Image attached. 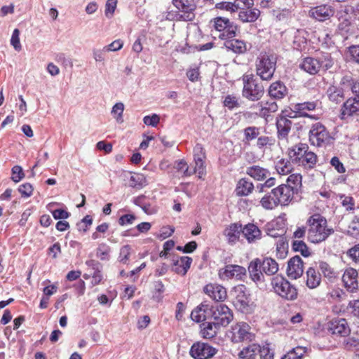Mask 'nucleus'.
<instances>
[{"label":"nucleus","instance_id":"obj_1","mask_svg":"<svg viewBox=\"0 0 359 359\" xmlns=\"http://www.w3.org/2000/svg\"><path fill=\"white\" fill-rule=\"evenodd\" d=\"M307 238L313 243L325 241L334 233V229L327 226L326 219L320 214L311 215L307 220Z\"/></svg>","mask_w":359,"mask_h":359},{"label":"nucleus","instance_id":"obj_2","mask_svg":"<svg viewBox=\"0 0 359 359\" xmlns=\"http://www.w3.org/2000/svg\"><path fill=\"white\" fill-rule=\"evenodd\" d=\"M289 156L293 162L304 168H312L317 162V156L309 151L306 144L299 143L293 146L289 150Z\"/></svg>","mask_w":359,"mask_h":359},{"label":"nucleus","instance_id":"obj_3","mask_svg":"<svg viewBox=\"0 0 359 359\" xmlns=\"http://www.w3.org/2000/svg\"><path fill=\"white\" fill-rule=\"evenodd\" d=\"M277 57L271 53L262 52L256 60L257 74L264 81L271 80L274 74Z\"/></svg>","mask_w":359,"mask_h":359},{"label":"nucleus","instance_id":"obj_4","mask_svg":"<svg viewBox=\"0 0 359 359\" xmlns=\"http://www.w3.org/2000/svg\"><path fill=\"white\" fill-rule=\"evenodd\" d=\"M333 65V60L330 54H324L319 58L308 57L304 58L299 67L311 75L316 74L320 69L327 70Z\"/></svg>","mask_w":359,"mask_h":359},{"label":"nucleus","instance_id":"obj_5","mask_svg":"<svg viewBox=\"0 0 359 359\" xmlns=\"http://www.w3.org/2000/svg\"><path fill=\"white\" fill-rule=\"evenodd\" d=\"M243 96L250 101H257L264 93V86L259 83L252 74H245L242 76Z\"/></svg>","mask_w":359,"mask_h":359},{"label":"nucleus","instance_id":"obj_6","mask_svg":"<svg viewBox=\"0 0 359 359\" xmlns=\"http://www.w3.org/2000/svg\"><path fill=\"white\" fill-rule=\"evenodd\" d=\"M273 291L287 300H294L297 297V290L285 278L276 276L271 279Z\"/></svg>","mask_w":359,"mask_h":359},{"label":"nucleus","instance_id":"obj_7","mask_svg":"<svg viewBox=\"0 0 359 359\" xmlns=\"http://www.w3.org/2000/svg\"><path fill=\"white\" fill-rule=\"evenodd\" d=\"M309 135V142L313 146H325L329 144L332 140V137L325 126L320 122L311 126Z\"/></svg>","mask_w":359,"mask_h":359},{"label":"nucleus","instance_id":"obj_8","mask_svg":"<svg viewBox=\"0 0 359 359\" xmlns=\"http://www.w3.org/2000/svg\"><path fill=\"white\" fill-rule=\"evenodd\" d=\"M250 330L251 327L248 323H237L231 327L229 337L233 343L252 341L254 339V334Z\"/></svg>","mask_w":359,"mask_h":359},{"label":"nucleus","instance_id":"obj_9","mask_svg":"<svg viewBox=\"0 0 359 359\" xmlns=\"http://www.w3.org/2000/svg\"><path fill=\"white\" fill-rule=\"evenodd\" d=\"M214 27L217 31L222 32L219 37L222 39L234 38L238 31L237 25L226 18H215Z\"/></svg>","mask_w":359,"mask_h":359},{"label":"nucleus","instance_id":"obj_10","mask_svg":"<svg viewBox=\"0 0 359 359\" xmlns=\"http://www.w3.org/2000/svg\"><path fill=\"white\" fill-rule=\"evenodd\" d=\"M233 292L235 297L234 304L243 313L250 312L251 311V299L246 287L244 285H238L234 287Z\"/></svg>","mask_w":359,"mask_h":359},{"label":"nucleus","instance_id":"obj_11","mask_svg":"<svg viewBox=\"0 0 359 359\" xmlns=\"http://www.w3.org/2000/svg\"><path fill=\"white\" fill-rule=\"evenodd\" d=\"M218 276L222 280H242L246 276V269L242 266L229 264L219 270Z\"/></svg>","mask_w":359,"mask_h":359},{"label":"nucleus","instance_id":"obj_12","mask_svg":"<svg viewBox=\"0 0 359 359\" xmlns=\"http://www.w3.org/2000/svg\"><path fill=\"white\" fill-rule=\"evenodd\" d=\"M212 316L218 325L226 327L233 320L231 310L225 304H219L211 309Z\"/></svg>","mask_w":359,"mask_h":359},{"label":"nucleus","instance_id":"obj_13","mask_svg":"<svg viewBox=\"0 0 359 359\" xmlns=\"http://www.w3.org/2000/svg\"><path fill=\"white\" fill-rule=\"evenodd\" d=\"M217 349L210 344L203 342L194 343L189 353L194 359H208L217 353Z\"/></svg>","mask_w":359,"mask_h":359},{"label":"nucleus","instance_id":"obj_14","mask_svg":"<svg viewBox=\"0 0 359 359\" xmlns=\"http://www.w3.org/2000/svg\"><path fill=\"white\" fill-rule=\"evenodd\" d=\"M173 5L182 13L180 18L184 21L194 19L196 6L191 0H172Z\"/></svg>","mask_w":359,"mask_h":359},{"label":"nucleus","instance_id":"obj_15","mask_svg":"<svg viewBox=\"0 0 359 359\" xmlns=\"http://www.w3.org/2000/svg\"><path fill=\"white\" fill-rule=\"evenodd\" d=\"M272 194L275 195L280 205H287L292 200L294 192L290 186L281 184L273 189Z\"/></svg>","mask_w":359,"mask_h":359},{"label":"nucleus","instance_id":"obj_16","mask_svg":"<svg viewBox=\"0 0 359 359\" xmlns=\"http://www.w3.org/2000/svg\"><path fill=\"white\" fill-rule=\"evenodd\" d=\"M329 331L334 335L347 337L351 333V328L345 318H335L330 321Z\"/></svg>","mask_w":359,"mask_h":359},{"label":"nucleus","instance_id":"obj_17","mask_svg":"<svg viewBox=\"0 0 359 359\" xmlns=\"http://www.w3.org/2000/svg\"><path fill=\"white\" fill-rule=\"evenodd\" d=\"M309 16L318 21H325L334 14V8L327 4H323L312 8L309 12Z\"/></svg>","mask_w":359,"mask_h":359},{"label":"nucleus","instance_id":"obj_18","mask_svg":"<svg viewBox=\"0 0 359 359\" xmlns=\"http://www.w3.org/2000/svg\"><path fill=\"white\" fill-rule=\"evenodd\" d=\"M203 292L217 302H223L227 297L226 288L219 284L209 283L204 287Z\"/></svg>","mask_w":359,"mask_h":359},{"label":"nucleus","instance_id":"obj_19","mask_svg":"<svg viewBox=\"0 0 359 359\" xmlns=\"http://www.w3.org/2000/svg\"><path fill=\"white\" fill-rule=\"evenodd\" d=\"M304 272V263L299 256L292 257L287 263V274L292 279H297Z\"/></svg>","mask_w":359,"mask_h":359},{"label":"nucleus","instance_id":"obj_20","mask_svg":"<svg viewBox=\"0 0 359 359\" xmlns=\"http://www.w3.org/2000/svg\"><path fill=\"white\" fill-rule=\"evenodd\" d=\"M358 271L353 268H348L342 276V281L346 290L351 292H355L358 288Z\"/></svg>","mask_w":359,"mask_h":359},{"label":"nucleus","instance_id":"obj_21","mask_svg":"<svg viewBox=\"0 0 359 359\" xmlns=\"http://www.w3.org/2000/svg\"><path fill=\"white\" fill-rule=\"evenodd\" d=\"M194 163L195 166L191 169L194 173L198 174L199 178H202L205 174V165H204L205 154L203 147L200 144H197L194 148Z\"/></svg>","mask_w":359,"mask_h":359},{"label":"nucleus","instance_id":"obj_22","mask_svg":"<svg viewBox=\"0 0 359 359\" xmlns=\"http://www.w3.org/2000/svg\"><path fill=\"white\" fill-rule=\"evenodd\" d=\"M248 272L250 278L255 283H257L264 281V276L262 270L261 259L256 258L250 262Z\"/></svg>","mask_w":359,"mask_h":359},{"label":"nucleus","instance_id":"obj_23","mask_svg":"<svg viewBox=\"0 0 359 359\" xmlns=\"http://www.w3.org/2000/svg\"><path fill=\"white\" fill-rule=\"evenodd\" d=\"M172 271L181 276H184L189 269L192 263V259L187 256L173 259Z\"/></svg>","mask_w":359,"mask_h":359},{"label":"nucleus","instance_id":"obj_24","mask_svg":"<svg viewBox=\"0 0 359 359\" xmlns=\"http://www.w3.org/2000/svg\"><path fill=\"white\" fill-rule=\"evenodd\" d=\"M318 101L305 102L297 103L293 106L294 110L302 114V116L311 118L314 120L320 118L318 115H310L304 111H314L318 105Z\"/></svg>","mask_w":359,"mask_h":359},{"label":"nucleus","instance_id":"obj_25","mask_svg":"<svg viewBox=\"0 0 359 359\" xmlns=\"http://www.w3.org/2000/svg\"><path fill=\"white\" fill-rule=\"evenodd\" d=\"M224 43L228 50H231L236 54H243L248 50V46L244 41L231 39H224Z\"/></svg>","mask_w":359,"mask_h":359},{"label":"nucleus","instance_id":"obj_26","mask_svg":"<svg viewBox=\"0 0 359 359\" xmlns=\"http://www.w3.org/2000/svg\"><path fill=\"white\" fill-rule=\"evenodd\" d=\"M321 274L313 267H309L306 272V285L309 289H316L321 283Z\"/></svg>","mask_w":359,"mask_h":359},{"label":"nucleus","instance_id":"obj_27","mask_svg":"<svg viewBox=\"0 0 359 359\" xmlns=\"http://www.w3.org/2000/svg\"><path fill=\"white\" fill-rule=\"evenodd\" d=\"M246 174L257 181H262L270 176L268 169L257 165H254L246 168Z\"/></svg>","mask_w":359,"mask_h":359},{"label":"nucleus","instance_id":"obj_28","mask_svg":"<svg viewBox=\"0 0 359 359\" xmlns=\"http://www.w3.org/2000/svg\"><path fill=\"white\" fill-rule=\"evenodd\" d=\"M241 232L249 243H252L261 238L262 233L260 229L254 224H248L243 229Z\"/></svg>","mask_w":359,"mask_h":359},{"label":"nucleus","instance_id":"obj_29","mask_svg":"<svg viewBox=\"0 0 359 359\" xmlns=\"http://www.w3.org/2000/svg\"><path fill=\"white\" fill-rule=\"evenodd\" d=\"M260 346L252 344L243 348L238 353V359H260Z\"/></svg>","mask_w":359,"mask_h":359},{"label":"nucleus","instance_id":"obj_30","mask_svg":"<svg viewBox=\"0 0 359 359\" xmlns=\"http://www.w3.org/2000/svg\"><path fill=\"white\" fill-rule=\"evenodd\" d=\"M212 308L205 302L201 303L191 313V318L196 322H202L207 318V313L210 311H211Z\"/></svg>","mask_w":359,"mask_h":359},{"label":"nucleus","instance_id":"obj_31","mask_svg":"<svg viewBox=\"0 0 359 359\" xmlns=\"http://www.w3.org/2000/svg\"><path fill=\"white\" fill-rule=\"evenodd\" d=\"M241 232V225L238 224H231L224 231V235L226 238L229 243H235L239 238Z\"/></svg>","mask_w":359,"mask_h":359},{"label":"nucleus","instance_id":"obj_32","mask_svg":"<svg viewBox=\"0 0 359 359\" xmlns=\"http://www.w3.org/2000/svg\"><path fill=\"white\" fill-rule=\"evenodd\" d=\"M287 93V90L285 86L279 82H275L271 84L269 89V95L275 99H282Z\"/></svg>","mask_w":359,"mask_h":359},{"label":"nucleus","instance_id":"obj_33","mask_svg":"<svg viewBox=\"0 0 359 359\" xmlns=\"http://www.w3.org/2000/svg\"><path fill=\"white\" fill-rule=\"evenodd\" d=\"M292 126V121L284 116H280L276 121V127L279 137L287 136Z\"/></svg>","mask_w":359,"mask_h":359},{"label":"nucleus","instance_id":"obj_34","mask_svg":"<svg viewBox=\"0 0 359 359\" xmlns=\"http://www.w3.org/2000/svg\"><path fill=\"white\" fill-rule=\"evenodd\" d=\"M262 270L268 276H272L278 271V264L275 259L266 257L261 259Z\"/></svg>","mask_w":359,"mask_h":359},{"label":"nucleus","instance_id":"obj_35","mask_svg":"<svg viewBox=\"0 0 359 359\" xmlns=\"http://www.w3.org/2000/svg\"><path fill=\"white\" fill-rule=\"evenodd\" d=\"M254 189V184L252 182L245 178L241 179L236 189V194L238 196H248L252 192Z\"/></svg>","mask_w":359,"mask_h":359},{"label":"nucleus","instance_id":"obj_36","mask_svg":"<svg viewBox=\"0 0 359 359\" xmlns=\"http://www.w3.org/2000/svg\"><path fill=\"white\" fill-rule=\"evenodd\" d=\"M358 111H359V97L350 98L344 102L342 108L344 116H351Z\"/></svg>","mask_w":359,"mask_h":359},{"label":"nucleus","instance_id":"obj_37","mask_svg":"<svg viewBox=\"0 0 359 359\" xmlns=\"http://www.w3.org/2000/svg\"><path fill=\"white\" fill-rule=\"evenodd\" d=\"M339 25L338 27L340 30L348 32L351 25V17L346 9L339 11L337 14Z\"/></svg>","mask_w":359,"mask_h":359},{"label":"nucleus","instance_id":"obj_38","mask_svg":"<svg viewBox=\"0 0 359 359\" xmlns=\"http://www.w3.org/2000/svg\"><path fill=\"white\" fill-rule=\"evenodd\" d=\"M259 107L258 114L262 117H266L271 113L276 112L278 109V104L276 102H261L257 105Z\"/></svg>","mask_w":359,"mask_h":359},{"label":"nucleus","instance_id":"obj_39","mask_svg":"<svg viewBox=\"0 0 359 359\" xmlns=\"http://www.w3.org/2000/svg\"><path fill=\"white\" fill-rule=\"evenodd\" d=\"M327 95L330 101L339 103L344 98V90L341 86H330L327 90Z\"/></svg>","mask_w":359,"mask_h":359},{"label":"nucleus","instance_id":"obj_40","mask_svg":"<svg viewBox=\"0 0 359 359\" xmlns=\"http://www.w3.org/2000/svg\"><path fill=\"white\" fill-rule=\"evenodd\" d=\"M259 203L262 207L267 210H273L279 205L275 195L272 194V190L265 194L261 198Z\"/></svg>","mask_w":359,"mask_h":359},{"label":"nucleus","instance_id":"obj_41","mask_svg":"<svg viewBox=\"0 0 359 359\" xmlns=\"http://www.w3.org/2000/svg\"><path fill=\"white\" fill-rule=\"evenodd\" d=\"M259 15L260 11L256 8L242 10L238 13V18L243 22H253L257 20Z\"/></svg>","mask_w":359,"mask_h":359},{"label":"nucleus","instance_id":"obj_42","mask_svg":"<svg viewBox=\"0 0 359 359\" xmlns=\"http://www.w3.org/2000/svg\"><path fill=\"white\" fill-rule=\"evenodd\" d=\"M217 324L215 323H205L201 325V334L205 339L213 338L217 332Z\"/></svg>","mask_w":359,"mask_h":359},{"label":"nucleus","instance_id":"obj_43","mask_svg":"<svg viewBox=\"0 0 359 359\" xmlns=\"http://www.w3.org/2000/svg\"><path fill=\"white\" fill-rule=\"evenodd\" d=\"M279 222L278 219L273 220L266 225V231L268 236L272 238H278L284 234V229L278 227Z\"/></svg>","mask_w":359,"mask_h":359},{"label":"nucleus","instance_id":"obj_44","mask_svg":"<svg viewBox=\"0 0 359 359\" xmlns=\"http://www.w3.org/2000/svg\"><path fill=\"white\" fill-rule=\"evenodd\" d=\"M306 32L304 29H297L294 34V48L300 50L306 43V38L305 36Z\"/></svg>","mask_w":359,"mask_h":359},{"label":"nucleus","instance_id":"obj_45","mask_svg":"<svg viewBox=\"0 0 359 359\" xmlns=\"http://www.w3.org/2000/svg\"><path fill=\"white\" fill-rule=\"evenodd\" d=\"M147 184L146 177L143 174L134 173L130 176V186L133 188L141 189L146 186Z\"/></svg>","mask_w":359,"mask_h":359},{"label":"nucleus","instance_id":"obj_46","mask_svg":"<svg viewBox=\"0 0 359 359\" xmlns=\"http://www.w3.org/2000/svg\"><path fill=\"white\" fill-rule=\"evenodd\" d=\"M111 248L106 243L99 244L96 249V256L102 261H108L110 258Z\"/></svg>","mask_w":359,"mask_h":359},{"label":"nucleus","instance_id":"obj_47","mask_svg":"<svg viewBox=\"0 0 359 359\" xmlns=\"http://www.w3.org/2000/svg\"><path fill=\"white\" fill-rule=\"evenodd\" d=\"M173 168L182 176L187 177L193 175L194 171L189 168L187 162L183 159L176 161L174 163Z\"/></svg>","mask_w":359,"mask_h":359},{"label":"nucleus","instance_id":"obj_48","mask_svg":"<svg viewBox=\"0 0 359 359\" xmlns=\"http://www.w3.org/2000/svg\"><path fill=\"white\" fill-rule=\"evenodd\" d=\"M318 268L325 278L332 279L337 277V273L334 269L326 262L320 261L318 262Z\"/></svg>","mask_w":359,"mask_h":359},{"label":"nucleus","instance_id":"obj_49","mask_svg":"<svg viewBox=\"0 0 359 359\" xmlns=\"http://www.w3.org/2000/svg\"><path fill=\"white\" fill-rule=\"evenodd\" d=\"M124 111V104L122 102L116 103L112 109L111 114L113 117L116 119V122L121 123L123 122V114Z\"/></svg>","mask_w":359,"mask_h":359},{"label":"nucleus","instance_id":"obj_50","mask_svg":"<svg viewBox=\"0 0 359 359\" xmlns=\"http://www.w3.org/2000/svg\"><path fill=\"white\" fill-rule=\"evenodd\" d=\"M302 185V175L300 174H292L287 179V184L297 191L298 188Z\"/></svg>","mask_w":359,"mask_h":359},{"label":"nucleus","instance_id":"obj_51","mask_svg":"<svg viewBox=\"0 0 359 359\" xmlns=\"http://www.w3.org/2000/svg\"><path fill=\"white\" fill-rule=\"evenodd\" d=\"M292 248L295 252H299L305 257H307L311 255L309 248L302 241H293Z\"/></svg>","mask_w":359,"mask_h":359},{"label":"nucleus","instance_id":"obj_52","mask_svg":"<svg viewBox=\"0 0 359 359\" xmlns=\"http://www.w3.org/2000/svg\"><path fill=\"white\" fill-rule=\"evenodd\" d=\"M276 168L279 174L284 175L290 172L292 165L290 161L281 159L277 162Z\"/></svg>","mask_w":359,"mask_h":359},{"label":"nucleus","instance_id":"obj_53","mask_svg":"<svg viewBox=\"0 0 359 359\" xmlns=\"http://www.w3.org/2000/svg\"><path fill=\"white\" fill-rule=\"evenodd\" d=\"M216 8L220 10L226 11L230 13H234L238 11L239 9V5L236 3V1L234 2H220L216 4Z\"/></svg>","mask_w":359,"mask_h":359},{"label":"nucleus","instance_id":"obj_54","mask_svg":"<svg viewBox=\"0 0 359 359\" xmlns=\"http://www.w3.org/2000/svg\"><path fill=\"white\" fill-rule=\"evenodd\" d=\"M304 353L302 347H297L285 354L281 359H302Z\"/></svg>","mask_w":359,"mask_h":359},{"label":"nucleus","instance_id":"obj_55","mask_svg":"<svg viewBox=\"0 0 359 359\" xmlns=\"http://www.w3.org/2000/svg\"><path fill=\"white\" fill-rule=\"evenodd\" d=\"M348 234L357 237L359 236V217L355 216L351 223L349 224L347 229Z\"/></svg>","mask_w":359,"mask_h":359},{"label":"nucleus","instance_id":"obj_56","mask_svg":"<svg viewBox=\"0 0 359 359\" xmlns=\"http://www.w3.org/2000/svg\"><path fill=\"white\" fill-rule=\"evenodd\" d=\"M259 135V128L255 127V126H250L248 127L244 130V135L245 138L247 141H251L252 140H255L258 137Z\"/></svg>","mask_w":359,"mask_h":359},{"label":"nucleus","instance_id":"obj_57","mask_svg":"<svg viewBox=\"0 0 359 359\" xmlns=\"http://www.w3.org/2000/svg\"><path fill=\"white\" fill-rule=\"evenodd\" d=\"M165 291V286L162 281L158 280L154 282V292L153 295V298L157 301L159 302L162 299V294Z\"/></svg>","mask_w":359,"mask_h":359},{"label":"nucleus","instance_id":"obj_58","mask_svg":"<svg viewBox=\"0 0 359 359\" xmlns=\"http://www.w3.org/2000/svg\"><path fill=\"white\" fill-rule=\"evenodd\" d=\"M339 196L341 201V203L342 206L344 207L346 210H352L354 209L355 202L353 197L344 194H340Z\"/></svg>","mask_w":359,"mask_h":359},{"label":"nucleus","instance_id":"obj_59","mask_svg":"<svg viewBox=\"0 0 359 359\" xmlns=\"http://www.w3.org/2000/svg\"><path fill=\"white\" fill-rule=\"evenodd\" d=\"M347 309L353 317L359 320V299L350 301Z\"/></svg>","mask_w":359,"mask_h":359},{"label":"nucleus","instance_id":"obj_60","mask_svg":"<svg viewBox=\"0 0 359 359\" xmlns=\"http://www.w3.org/2000/svg\"><path fill=\"white\" fill-rule=\"evenodd\" d=\"M92 223L93 219L91 217L86 215L80 222L77 223V229L79 231L86 232L88 230Z\"/></svg>","mask_w":359,"mask_h":359},{"label":"nucleus","instance_id":"obj_61","mask_svg":"<svg viewBox=\"0 0 359 359\" xmlns=\"http://www.w3.org/2000/svg\"><path fill=\"white\" fill-rule=\"evenodd\" d=\"M11 44L13 46L14 49L17 51H20L22 48V46L20 41V31L18 29H15L13 32Z\"/></svg>","mask_w":359,"mask_h":359},{"label":"nucleus","instance_id":"obj_62","mask_svg":"<svg viewBox=\"0 0 359 359\" xmlns=\"http://www.w3.org/2000/svg\"><path fill=\"white\" fill-rule=\"evenodd\" d=\"M346 82L350 83L349 85L351 86L353 93L359 97V78L350 81L348 77H344L341 83L345 84Z\"/></svg>","mask_w":359,"mask_h":359},{"label":"nucleus","instance_id":"obj_63","mask_svg":"<svg viewBox=\"0 0 359 359\" xmlns=\"http://www.w3.org/2000/svg\"><path fill=\"white\" fill-rule=\"evenodd\" d=\"M346 255L353 262L359 263V243L350 248Z\"/></svg>","mask_w":359,"mask_h":359},{"label":"nucleus","instance_id":"obj_64","mask_svg":"<svg viewBox=\"0 0 359 359\" xmlns=\"http://www.w3.org/2000/svg\"><path fill=\"white\" fill-rule=\"evenodd\" d=\"M348 54L352 61L359 64V45L350 46L348 49Z\"/></svg>","mask_w":359,"mask_h":359}]
</instances>
